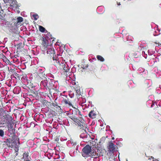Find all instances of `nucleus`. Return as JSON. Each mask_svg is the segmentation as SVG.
<instances>
[{"mask_svg":"<svg viewBox=\"0 0 161 161\" xmlns=\"http://www.w3.org/2000/svg\"><path fill=\"white\" fill-rule=\"evenodd\" d=\"M92 148L89 145L86 146L82 149V156L84 157L92 156H95V153H97L96 149Z\"/></svg>","mask_w":161,"mask_h":161,"instance_id":"nucleus-1","label":"nucleus"},{"mask_svg":"<svg viewBox=\"0 0 161 161\" xmlns=\"http://www.w3.org/2000/svg\"><path fill=\"white\" fill-rule=\"evenodd\" d=\"M0 116H3L1 118V123L2 124H4L6 123H10L12 119L11 117L8 115L6 114L5 110H2L0 114Z\"/></svg>","mask_w":161,"mask_h":161,"instance_id":"nucleus-2","label":"nucleus"},{"mask_svg":"<svg viewBox=\"0 0 161 161\" xmlns=\"http://www.w3.org/2000/svg\"><path fill=\"white\" fill-rule=\"evenodd\" d=\"M92 144L93 146L92 148H95L94 149H96L97 153H95L96 154L95 156H96V155H97V156L99 155V157L100 156H102L103 155V151L102 150L99 149L97 148L98 147L97 144H96V143L95 142H92Z\"/></svg>","mask_w":161,"mask_h":161,"instance_id":"nucleus-3","label":"nucleus"},{"mask_svg":"<svg viewBox=\"0 0 161 161\" xmlns=\"http://www.w3.org/2000/svg\"><path fill=\"white\" fill-rule=\"evenodd\" d=\"M80 137L83 139V141L85 142H87L90 139V136L87 134L86 132L82 133L80 135Z\"/></svg>","mask_w":161,"mask_h":161,"instance_id":"nucleus-4","label":"nucleus"},{"mask_svg":"<svg viewBox=\"0 0 161 161\" xmlns=\"http://www.w3.org/2000/svg\"><path fill=\"white\" fill-rule=\"evenodd\" d=\"M109 151L112 153L115 151V145L111 142L109 143V146L108 147Z\"/></svg>","mask_w":161,"mask_h":161,"instance_id":"nucleus-5","label":"nucleus"},{"mask_svg":"<svg viewBox=\"0 0 161 161\" xmlns=\"http://www.w3.org/2000/svg\"><path fill=\"white\" fill-rule=\"evenodd\" d=\"M16 143L15 142L12 141L10 142L9 143L8 146L11 147V148L14 147L15 148V150L16 151H17L18 150V149L17 148V146L16 145Z\"/></svg>","mask_w":161,"mask_h":161,"instance_id":"nucleus-6","label":"nucleus"},{"mask_svg":"<svg viewBox=\"0 0 161 161\" xmlns=\"http://www.w3.org/2000/svg\"><path fill=\"white\" fill-rule=\"evenodd\" d=\"M23 21V18L21 17L17 18L16 21L15 23V25L17 26L19 25L20 23Z\"/></svg>","mask_w":161,"mask_h":161,"instance_id":"nucleus-7","label":"nucleus"},{"mask_svg":"<svg viewBox=\"0 0 161 161\" xmlns=\"http://www.w3.org/2000/svg\"><path fill=\"white\" fill-rule=\"evenodd\" d=\"M23 158L25 161H30V158L28 156V154L27 153H24L23 155Z\"/></svg>","mask_w":161,"mask_h":161,"instance_id":"nucleus-8","label":"nucleus"},{"mask_svg":"<svg viewBox=\"0 0 161 161\" xmlns=\"http://www.w3.org/2000/svg\"><path fill=\"white\" fill-rule=\"evenodd\" d=\"M47 53L50 54H55L54 50L52 48H48L47 51Z\"/></svg>","mask_w":161,"mask_h":161,"instance_id":"nucleus-9","label":"nucleus"},{"mask_svg":"<svg viewBox=\"0 0 161 161\" xmlns=\"http://www.w3.org/2000/svg\"><path fill=\"white\" fill-rule=\"evenodd\" d=\"M96 114L94 113V111H91L89 114V116L90 118L93 119L95 118Z\"/></svg>","mask_w":161,"mask_h":161,"instance_id":"nucleus-10","label":"nucleus"},{"mask_svg":"<svg viewBox=\"0 0 161 161\" xmlns=\"http://www.w3.org/2000/svg\"><path fill=\"white\" fill-rule=\"evenodd\" d=\"M63 67L64 70L66 72H68L69 69V68L67 64H65L63 65Z\"/></svg>","mask_w":161,"mask_h":161,"instance_id":"nucleus-11","label":"nucleus"},{"mask_svg":"<svg viewBox=\"0 0 161 161\" xmlns=\"http://www.w3.org/2000/svg\"><path fill=\"white\" fill-rule=\"evenodd\" d=\"M79 126L80 127V129H82L83 130H85V131H86V125L85 124H84L83 125L82 124H81L80 123V124L79 125Z\"/></svg>","mask_w":161,"mask_h":161,"instance_id":"nucleus-12","label":"nucleus"},{"mask_svg":"<svg viewBox=\"0 0 161 161\" xmlns=\"http://www.w3.org/2000/svg\"><path fill=\"white\" fill-rule=\"evenodd\" d=\"M97 58L98 60L102 62H103L104 60V58L100 55H97Z\"/></svg>","mask_w":161,"mask_h":161,"instance_id":"nucleus-13","label":"nucleus"},{"mask_svg":"<svg viewBox=\"0 0 161 161\" xmlns=\"http://www.w3.org/2000/svg\"><path fill=\"white\" fill-rule=\"evenodd\" d=\"M41 85H42L44 86H46L47 85V81L46 80L42 81L41 82Z\"/></svg>","mask_w":161,"mask_h":161,"instance_id":"nucleus-14","label":"nucleus"},{"mask_svg":"<svg viewBox=\"0 0 161 161\" xmlns=\"http://www.w3.org/2000/svg\"><path fill=\"white\" fill-rule=\"evenodd\" d=\"M62 101L65 104H68L69 105H71V103H70V102L66 100V99H64Z\"/></svg>","mask_w":161,"mask_h":161,"instance_id":"nucleus-15","label":"nucleus"},{"mask_svg":"<svg viewBox=\"0 0 161 161\" xmlns=\"http://www.w3.org/2000/svg\"><path fill=\"white\" fill-rule=\"evenodd\" d=\"M39 30L40 31L42 32H44L45 30V29L44 27L40 25L39 26Z\"/></svg>","mask_w":161,"mask_h":161,"instance_id":"nucleus-16","label":"nucleus"},{"mask_svg":"<svg viewBox=\"0 0 161 161\" xmlns=\"http://www.w3.org/2000/svg\"><path fill=\"white\" fill-rule=\"evenodd\" d=\"M93 161H99V156L95 157L93 158Z\"/></svg>","mask_w":161,"mask_h":161,"instance_id":"nucleus-17","label":"nucleus"},{"mask_svg":"<svg viewBox=\"0 0 161 161\" xmlns=\"http://www.w3.org/2000/svg\"><path fill=\"white\" fill-rule=\"evenodd\" d=\"M4 132L3 130H0V136L3 137V136Z\"/></svg>","mask_w":161,"mask_h":161,"instance_id":"nucleus-18","label":"nucleus"},{"mask_svg":"<svg viewBox=\"0 0 161 161\" xmlns=\"http://www.w3.org/2000/svg\"><path fill=\"white\" fill-rule=\"evenodd\" d=\"M32 16L33 17H34V19L35 20H37V19H38V15L37 14H33V15H32Z\"/></svg>","mask_w":161,"mask_h":161,"instance_id":"nucleus-19","label":"nucleus"},{"mask_svg":"<svg viewBox=\"0 0 161 161\" xmlns=\"http://www.w3.org/2000/svg\"><path fill=\"white\" fill-rule=\"evenodd\" d=\"M159 31H158V32L155 31L153 33V35L154 36H156L159 35Z\"/></svg>","mask_w":161,"mask_h":161,"instance_id":"nucleus-20","label":"nucleus"},{"mask_svg":"<svg viewBox=\"0 0 161 161\" xmlns=\"http://www.w3.org/2000/svg\"><path fill=\"white\" fill-rule=\"evenodd\" d=\"M80 90L79 89H77L76 90V95H79L80 94Z\"/></svg>","mask_w":161,"mask_h":161,"instance_id":"nucleus-21","label":"nucleus"},{"mask_svg":"<svg viewBox=\"0 0 161 161\" xmlns=\"http://www.w3.org/2000/svg\"><path fill=\"white\" fill-rule=\"evenodd\" d=\"M151 158L153 159V161H159L158 159H155L152 156L151 157Z\"/></svg>","mask_w":161,"mask_h":161,"instance_id":"nucleus-22","label":"nucleus"},{"mask_svg":"<svg viewBox=\"0 0 161 161\" xmlns=\"http://www.w3.org/2000/svg\"><path fill=\"white\" fill-rule=\"evenodd\" d=\"M8 129H9V128L12 129V125L10 124V125H8ZM8 130H9V129H8Z\"/></svg>","mask_w":161,"mask_h":161,"instance_id":"nucleus-23","label":"nucleus"},{"mask_svg":"<svg viewBox=\"0 0 161 161\" xmlns=\"http://www.w3.org/2000/svg\"><path fill=\"white\" fill-rule=\"evenodd\" d=\"M102 7H98L97 8V10H99Z\"/></svg>","mask_w":161,"mask_h":161,"instance_id":"nucleus-24","label":"nucleus"},{"mask_svg":"<svg viewBox=\"0 0 161 161\" xmlns=\"http://www.w3.org/2000/svg\"><path fill=\"white\" fill-rule=\"evenodd\" d=\"M92 142H94V141H92V142H91V145H92V146H91V147H92H92H93V144H92Z\"/></svg>","mask_w":161,"mask_h":161,"instance_id":"nucleus-25","label":"nucleus"},{"mask_svg":"<svg viewBox=\"0 0 161 161\" xmlns=\"http://www.w3.org/2000/svg\"><path fill=\"white\" fill-rule=\"evenodd\" d=\"M87 67L88 66H86L85 67H82V68L83 69H85L86 68H87Z\"/></svg>","mask_w":161,"mask_h":161,"instance_id":"nucleus-26","label":"nucleus"},{"mask_svg":"<svg viewBox=\"0 0 161 161\" xmlns=\"http://www.w3.org/2000/svg\"><path fill=\"white\" fill-rule=\"evenodd\" d=\"M118 5H120V3H118Z\"/></svg>","mask_w":161,"mask_h":161,"instance_id":"nucleus-27","label":"nucleus"},{"mask_svg":"<svg viewBox=\"0 0 161 161\" xmlns=\"http://www.w3.org/2000/svg\"><path fill=\"white\" fill-rule=\"evenodd\" d=\"M114 137H113L112 138V140H114Z\"/></svg>","mask_w":161,"mask_h":161,"instance_id":"nucleus-28","label":"nucleus"},{"mask_svg":"<svg viewBox=\"0 0 161 161\" xmlns=\"http://www.w3.org/2000/svg\"><path fill=\"white\" fill-rule=\"evenodd\" d=\"M143 52L144 53H145V52H142V53H143Z\"/></svg>","mask_w":161,"mask_h":161,"instance_id":"nucleus-29","label":"nucleus"},{"mask_svg":"<svg viewBox=\"0 0 161 161\" xmlns=\"http://www.w3.org/2000/svg\"><path fill=\"white\" fill-rule=\"evenodd\" d=\"M66 97H67V96L66 95V96H65Z\"/></svg>","mask_w":161,"mask_h":161,"instance_id":"nucleus-30","label":"nucleus"},{"mask_svg":"<svg viewBox=\"0 0 161 161\" xmlns=\"http://www.w3.org/2000/svg\"><path fill=\"white\" fill-rule=\"evenodd\" d=\"M152 53L150 54V55H152Z\"/></svg>","mask_w":161,"mask_h":161,"instance_id":"nucleus-31","label":"nucleus"},{"mask_svg":"<svg viewBox=\"0 0 161 161\" xmlns=\"http://www.w3.org/2000/svg\"><path fill=\"white\" fill-rule=\"evenodd\" d=\"M126 161H128L127 160H126Z\"/></svg>","mask_w":161,"mask_h":161,"instance_id":"nucleus-32","label":"nucleus"}]
</instances>
